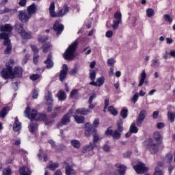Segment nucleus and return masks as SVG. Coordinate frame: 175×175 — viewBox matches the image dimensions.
<instances>
[{"label": "nucleus", "instance_id": "nucleus-1", "mask_svg": "<svg viewBox=\"0 0 175 175\" xmlns=\"http://www.w3.org/2000/svg\"><path fill=\"white\" fill-rule=\"evenodd\" d=\"M77 46H79V42L77 41H75L70 45L68 49H66V52L63 55L64 58L68 61H72V59L75 58V53H76Z\"/></svg>", "mask_w": 175, "mask_h": 175}, {"label": "nucleus", "instance_id": "nucleus-2", "mask_svg": "<svg viewBox=\"0 0 175 175\" xmlns=\"http://www.w3.org/2000/svg\"><path fill=\"white\" fill-rule=\"evenodd\" d=\"M144 144L146 150H148L150 154H157V152L159 151V146L155 144L151 138L144 142Z\"/></svg>", "mask_w": 175, "mask_h": 175}, {"label": "nucleus", "instance_id": "nucleus-3", "mask_svg": "<svg viewBox=\"0 0 175 175\" xmlns=\"http://www.w3.org/2000/svg\"><path fill=\"white\" fill-rule=\"evenodd\" d=\"M0 39L4 40L3 44L6 46V49L4 51L5 54H10V53H12V43L9 39V33H0Z\"/></svg>", "mask_w": 175, "mask_h": 175}, {"label": "nucleus", "instance_id": "nucleus-4", "mask_svg": "<svg viewBox=\"0 0 175 175\" xmlns=\"http://www.w3.org/2000/svg\"><path fill=\"white\" fill-rule=\"evenodd\" d=\"M113 18L111 27L113 29H118L120 24L122 23V14H121L120 10H118L117 12L114 13Z\"/></svg>", "mask_w": 175, "mask_h": 175}, {"label": "nucleus", "instance_id": "nucleus-5", "mask_svg": "<svg viewBox=\"0 0 175 175\" xmlns=\"http://www.w3.org/2000/svg\"><path fill=\"white\" fill-rule=\"evenodd\" d=\"M49 16L52 18L55 17H62L63 16H65L64 14V10H59L58 12H55V3L52 2L49 8Z\"/></svg>", "mask_w": 175, "mask_h": 175}, {"label": "nucleus", "instance_id": "nucleus-6", "mask_svg": "<svg viewBox=\"0 0 175 175\" xmlns=\"http://www.w3.org/2000/svg\"><path fill=\"white\" fill-rule=\"evenodd\" d=\"M1 76L5 80L8 79H14V74H13V68L12 66H8L6 68H3L1 71Z\"/></svg>", "mask_w": 175, "mask_h": 175}, {"label": "nucleus", "instance_id": "nucleus-7", "mask_svg": "<svg viewBox=\"0 0 175 175\" xmlns=\"http://www.w3.org/2000/svg\"><path fill=\"white\" fill-rule=\"evenodd\" d=\"M133 167L137 174H144V173L148 172V167H146V165L143 163H138Z\"/></svg>", "mask_w": 175, "mask_h": 175}, {"label": "nucleus", "instance_id": "nucleus-8", "mask_svg": "<svg viewBox=\"0 0 175 175\" xmlns=\"http://www.w3.org/2000/svg\"><path fill=\"white\" fill-rule=\"evenodd\" d=\"M107 136H111L115 140H119L121 139V132L118 130L113 131L112 129H107L105 131Z\"/></svg>", "mask_w": 175, "mask_h": 175}, {"label": "nucleus", "instance_id": "nucleus-9", "mask_svg": "<svg viewBox=\"0 0 175 175\" xmlns=\"http://www.w3.org/2000/svg\"><path fill=\"white\" fill-rule=\"evenodd\" d=\"M18 17L20 21H21V23H28V21H29V19H30L32 16H31L27 12V11L20 10V11H18Z\"/></svg>", "mask_w": 175, "mask_h": 175}, {"label": "nucleus", "instance_id": "nucleus-10", "mask_svg": "<svg viewBox=\"0 0 175 175\" xmlns=\"http://www.w3.org/2000/svg\"><path fill=\"white\" fill-rule=\"evenodd\" d=\"M25 113L26 114L27 118H29L32 121V120H36V116H38V111L36 109H31L29 107H27L25 111Z\"/></svg>", "mask_w": 175, "mask_h": 175}, {"label": "nucleus", "instance_id": "nucleus-11", "mask_svg": "<svg viewBox=\"0 0 175 175\" xmlns=\"http://www.w3.org/2000/svg\"><path fill=\"white\" fill-rule=\"evenodd\" d=\"M146 116H147V111H146V109H142L139 112L136 120L137 126H142V124H143V122L146 119Z\"/></svg>", "mask_w": 175, "mask_h": 175}, {"label": "nucleus", "instance_id": "nucleus-12", "mask_svg": "<svg viewBox=\"0 0 175 175\" xmlns=\"http://www.w3.org/2000/svg\"><path fill=\"white\" fill-rule=\"evenodd\" d=\"M116 167L118 169L115 171V174L117 175H125L126 172V167L121 163H117L115 165Z\"/></svg>", "mask_w": 175, "mask_h": 175}, {"label": "nucleus", "instance_id": "nucleus-13", "mask_svg": "<svg viewBox=\"0 0 175 175\" xmlns=\"http://www.w3.org/2000/svg\"><path fill=\"white\" fill-rule=\"evenodd\" d=\"M72 113L73 111L72 109H70L68 113L63 116L62 118V124L63 125H68V124L70 122V118L72 117Z\"/></svg>", "mask_w": 175, "mask_h": 175}, {"label": "nucleus", "instance_id": "nucleus-14", "mask_svg": "<svg viewBox=\"0 0 175 175\" xmlns=\"http://www.w3.org/2000/svg\"><path fill=\"white\" fill-rule=\"evenodd\" d=\"M68 66L66 64H64L62 66V69L60 70L59 75V79L60 81H64V80H65L66 78V76H68Z\"/></svg>", "mask_w": 175, "mask_h": 175}, {"label": "nucleus", "instance_id": "nucleus-15", "mask_svg": "<svg viewBox=\"0 0 175 175\" xmlns=\"http://www.w3.org/2000/svg\"><path fill=\"white\" fill-rule=\"evenodd\" d=\"M90 85H94V87H102L105 84V77L101 76L97 78L96 81H92L89 83Z\"/></svg>", "mask_w": 175, "mask_h": 175}, {"label": "nucleus", "instance_id": "nucleus-16", "mask_svg": "<svg viewBox=\"0 0 175 175\" xmlns=\"http://www.w3.org/2000/svg\"><path fill=\"white\" fill-rule=\"evenodd\" d=\"M38 12V5L35 3H33L27 8V12L32 17V15L35 14Z\"/></svg>", "mask_w": 175, "mask_h": 175}, {"label": "nucleus", "instance_id": "nucleus-17", "mask_svg": "<svg viewBox=\"0 0 175 175\" xmlns=\"http://www.w3.org/2000/svg\"><path fill=\"white\" fill-rule=\"evenodd\" d=\"M53 29L57 32V35H61L62 31H64V25L59 23V21H56L53 25Z\"/></svg>", "mask_w": 175, "mask_h": 175}, {"label": "nucleus", "instance_id": "nucleus-18", "mask_svg": "<svg viewBox=\"0 0 175 175\" xmlns=\"http://www.w3.org/2000/svg\"><path fill=\"white\" fill-rule=\"evenodd\" d=\"M46 65V69H51L54 66V62H53V55L51 53L48 55L47 59L44 62Z\"/></svg>", "mask_w": 175, "mask_h": 175}, {"label": "nucleus", "instance_id": "nucleus-19", "mask_svg": "<svg viewBox=\"0 0 175 175\" xmlns=\"http://www.w3.org/2000/svg\"><path fill=\"white\" fill-rule=\"evenodd\" d=\"M85 135L87 136V137L91 136V133L94 132V127L92 126V124L90 123H86L85 125Z\"/></svg>", "mask_w": 175, "mask_h": 175}, {"label": "nucleus", "instance_id": "nucleus-20", "mask_svg": "<svg viewBox=\"0 0 175 175\" xmlns=\"http://www.w3.org/2000/svg\"><path fill=\"white\" fill-rule=\"evenodd\" d=\"M63 163L64 165H67L66 166V175H76V171H75L72 166L68 165L66 161H64Z\"/></svg>", "mask_w": 175, "mask_h": 175}, {"label": "nucleus", "instance_id": "nucleus-21", "mask_svg": "<svg viewBox=\"0 0 175 175\" xmlns=\"http://www.w3.org/2000/svg\"><path fill=\"white\" fill-rule=\"evenodd\" d=\"M95 148H96V144L90 142L89 144L83 147L82 152L85 153L87 151H92V150H94Z\"/></svg>", "mask_w": 175, "mask_h": 175}, {"label": "nucleus", "instance_id": "nucleus-22", "mask_svg": "<svg viewBox=\"0 0 175 175\" xmlns=\"http://www.w3.org/2000/svg\"><path fill=\"white\" fill-rule=\"evenodd\" d=\"M14 79V77H23V68L21 67H15L13 71Z\"/></svg>", "mask_w": 175, "mask_h": 175}, {"label": "nucleus", "instance_id": "nucleus-23", "mask_svg": "<svg viewBox=\"0 0 175 175\" xmlns=\"http://www.w3.org/2000/svg\"><path fill=\"white\" fill-rule=\"evenodd\" d=\"M147 77V74L146 73V70H143L140 78H139V83L138 84V87H142L143 84H144V81H146V78Z\"/></svg>", "mask_w": 175, "mask_h": 175}, {"label": "nucleus", "instance_id": "nucleus-24", "mask_svg": "<svg viewBox=\"0 0 175 175\" xmlns=\"http://www.w3.org/2000/svg\"><path fill=\"white\" fill-rule=\"evenodd\" d=\"M19 173L21 175H31L32 172L27 167H22L19 169Z\"/></svg>", "mask_w": 175, "mask_h": 175}, {"label": "nucleus", "instance_id": "nucleus-25", "mask_svg": "<svg viewBox=\"0 0 175 175\" xmlns=\"http://www.w3.org/2000/svg\"><path fill=\"white\" fill-rule=\"evenodd\" d=\"M21 129V122L18 121V118H15V122L13 125V131L14 132H18Z\"/></svg>", "mask_w": 175, "mask_h": 175}, {"label": "nucleus", "instance_id": "nucleus-26", "mask_svg": "<svg viewBox=\"0 0 175 175\" xmlns=\"http://www.w3.org/2000/svg\"><path fill=\"white\" fill-rule=\"evenodd\" d=\"M1 32H12L13 31V26L10 24H5L4 26L0 27Z\"/></svg>", "mask_w": 175, "mask_h": 175}, {"label": "nucleus", "instance_id": "nucleus-27", "mask_svg": "<svg viewBox=\"0 0 175 175\" xmlns=\"http://www.w3.org/2000/svg\"><path fill=\"white\" fill-rule=\"evenodd\" d=\"M29 131L31 133H35L38 131V123L36 122H31L29 126Z\"/></svg>", "mask_w": 175, "mask_h": 175}, {"label": "nucleus", "instance_id": "nucleus-28", "mask_svg": "<svg viewBox=\"0 0 175 175\" xmlns=\"http://www.w3.org/2000/svg\"><path fill=\"white\" fill-rule=\"evenodd\" d=\"M102 138L99 136V134H98L97 130L94 129V133H93V142L94 144H96L98 142H100Z\"/></svg>", "mask_w": 175, "mask_h": 175}, {"label": "nucleus", "instance_id": "nucleus-29", "mask_svg": "<svg viewBox=\"0 0 175 175\" xmlns=\"http://www.w3.org/2000/svg\"><path fill=\"white\" fill-rule=\"evenodd\" d=\"M76 113L77 114H82L83 116H87V114L90 113V111L85 108H79L76 110Z\"/></svg>", "mask_w": 175, "mask_h": 175}, {"label": "nucleus", "instance_id": "nucleus-30", "mask_svg": "<svg viewBox=\"0 0 175 175\" xmlns=\"http://www.w3.org/2000/svg\"><path fill=\"white\" fill-rule=\"evenodd\" d=\"M172 57L173 58H174V57H175V51H171L170 53H169V52H167V51H166L165 52V54L163 55L164 59H169V58H172Z\"/></svg>", "mask_w": 175, "mask_h": 175}, {"label": "nucleus", "instance_id": "nucleus-31", "mask_svg": "<svg viewBox=\"0 0 175 175\" xmlns=\"http://www.w3.org/2000/svg\"><path fill=\"white\" fill-rule=\"evenodd\" d=\"M154 139L158 144H161V142H162V135H161V133L158 131L155 132L154 133Z\"/></svg>", "mask_w": 175, "mask_h": 175}, {"label": "nucleus", "instance_id": "nucleus-32", "mask_svg": "<svg viewBox=\"0 0 175 175\" xmlns=\"http://www.w3.org/2000/svg\"><path fill=\"white\" fill-rule=\"evenodd\" d=\"M124 124V120L122 119H119L117 121L116 125H117V131L122 133L124 131V126H122V124Z\"/></svg>", "mask_w": 175, "mask_h": 175}, {"label": "nucleus", "instance_id": "nucleus-33", "mask_svg": "<svg viewBox=\"0 0 175 175\" xmlns=\"http://www.w3.org/2000/svg\"><path fill=\"white\" fill-rule=\"evenodd\" d=\"M15 29L16 32H18L19 34H21L22 32H23L24 30V25L22 23H16L15 25Z\"/></svg>", "mask_w": 175, "mask_h": 175}, {"label": "nucleus", "instance_id": "nucleus-34", "mask_svg": "<svg viewBox=\"0 0 175 175\" xmlns=\"http://www.w3.org/2000/svg\"><path fill=\"white\" fill-rule=\"evenodd\" d=\"M21 38L23 39H32V35L29 32H27L25 30L20 33Z\"/></svg>", "mask_w": 175, "mask_h": 175}, {"label": "nucleus", "instance_id": "nucleus-35", "mask_svg": "<svg viewBox=\"0 0 175 175\" xmlns=\"http://www.w3.org/2000/svg\"><path fill=\"white\" fill-rule=\"evenodd\" d=\"M45 100L49 105H52L53 103V95L51 94V92L48 91L47 94L45 96Z\"/></svg>", "mask_w": 175, "mask_h": 175}, {"label": "nucleus", "instance_id": "nucleus-36", "mask_svg": "<svg viewBox=\"0 0 175 175\" xmlns=\"http://www.w3.org/2000/svg\"><path fill=\"white\" fill-rule=\"evenodd\" d=\"M57 96L59 99V100H65L66 99V94H65V92L60 90L57 94Z\"/></svg>", "mask_w": 175, "mask_h": 175}, {"label": "nucleus", "instance_id": "nucleus-37", "mask_svg": "<svg viewBox=\"0 0 175 175\" xmlns=\"http://www.w3.org/2000/svg\"><path fill=\"white\" fill-rule=\"evenodd\" d=\"M70 143H71V146H72L74 148H79L81 146L80 141L77 139H72L70 141Z\"/></svg>", "mask_w": 175, "mask_h": 175}, {"label": "nucleus", "instance_id": "nucleus-38", "mask_svg": "<svg viewBox=\"0 0 175 175\" xmlns=\"http://www.w3.org/2000/svg\"><path fill=\"white\" fill-rule=\"evenodd\" d=\"M129 131L131 133H137L139 132V129L136 126V124L132 123L130 126Z\"/></svg>", "mask_w": 175, "mask_h": 175}, {"label": "nucleus", "instance_id": "nucleus-39", "mask_svg": "<svg viewBox=\"0 0 175 175\" xmlns=\"http://www.w3.org/2000/svg\"><path fill=\"white\" fill-rule=\"evenodd\" d=\"M47 117L44 113H37L36 118V121H44Z\"/></svg>", "mask_w": 175, "mask_h": 175}, {"label": "nucleus", "instance_id": "nucleus-40", "mask_svg": "<svg viewBox=\"0 0 175 175\" xmlns=\"http://www.w3.org/2000/svg\"><path fill=\"white\" fill-rule=\"evenodd\" d=\"M73 117L77 124H83L84 122V116H79L77 115H75Z\"/></svg>", "mask_w": 175, "mask_h": 175}, {"label": "nucleus", "instance_id": "nucleus-41", "mask_svg": "<svg viewBox=\"0 0 175 175\" xmlns=\"http://www.w3.org/2000/svg\"><path fill=\"white\" fill-rule=\"evenodd\" d=\"M161 65V62H159V60L158 59H154L152 60V63L150 64V66L152 68H158Z\"/></svg>", "mask_w": 175, "mask_h": 175}, {"label": "nucleus", "instance_id": "nucleus-42", "mask_svg": "<svg viewBox=\"0 0 175 175\" xmlns=\"http://www.w3.org/2000/svg\"><path fill=\"white\" fill-rule=\"evenodd\" d=\"M167 117H168V120H170L171 122H174V118H175L174 112H172V111H169L167 113Z\"/></svg>", "mask_w": 175, "mask_h": 175}, {"label": "nucleus", "instance_id": "nucleus-43", "mask_svg": "<svg viewBox=\"0 0 175 175\" xmlns=\"http://www.w3.org/2000/svg\"><path fill=\"white\" fill-rule=\"evenodd\" d=\"M60 109H61V107H57L54 108V111L51 114L52 118H55V117H57V116L59 114Z\"/></svg>", "mask_w": 175, "mask_h": 175}, {"label": "nucleus", "instance_id": "nucleus-44", "mask_svg": "<svg viewBox=\"0 0 175 175\" xmlns=\"http://www.w3.org/2000/svg\"><path fill=\"white\" fill-rule=\"evenodd\" d=\"M70 96L72 98V99H76V98L79 96V90L76 89L72 90L70 92Z\"/></svg>", "mask_w": 175, "mask_h": 175}, {"label": "nucleus", "instance_id": "nucleus-45", "mask_svg": "<svg viewBox=\"0 0 175 175\" xmlns=\"http://www.w3.org/2000/svg\"><path fill=\"white\" fill-rule=\"evenodd\" d=\"M59 167V164L58 163H52L49 164V169H50V170L54 171L56 169H58Z\"/></svg>", "mask_w": 175, "mask_h": 175}, {"label": "nucleus", "instance_id": "nucleus-46", "mask_svg": "<svg viewBox=\"0 0 175 175\" xmlns=\"http://www.w3.org/2000/svg\"><path fill=\"white\" fill-rule=\"evenodd\" d=\"M50 47H51V45L50 44V43L44 44L42 45L43 53H49V51H50Z\"/></svg>", "mask_w": 175, "mask_h": 175}, {"label": "nucleus", "instance_id": "nucleus-47", "mask_svg": "<svg viewBox=\"0 0 175 175\" xmlns=\"http://www.w3.org/2000/svg\"><path fill=\"white\" fill-rule=\"evenodd\" d=\"M108 111H110L111 114H112V116H117L118 114V111H117L115 109L113 106H109L108 107Z\"/></svg>", "mask_w": 175, "mask_h": 175}, {"label": "nucleus", "instance_id": "nucleus-48", "mask_svg": "<svg viewBox=\"0 0 175 175\" xmlns=\"http://www.w3.org/2000/svg\"><path fill=\"white\" fill-rule=\"evenodd\" d=\"M120 116L123 119L126 118L128 117V109L124 108L120 111Z\"/></svg>", "mask_w": 175, "mask_h": 175}, {"label": "nucleus", "instance_id": "nucleus-49", "mask_svg": "<svg viewBox=\"0 0 175 175\" xmlns=\"http://www.w3.org/2000/svg\"><path fill=\"white\" fill-rule=\"evenodd\" d=\"M7 114H8V108L7 107L3 108L0 111V117H1V118H5Z\"/></svg>", "mask_w": 175, "mask_h": 175}, {"label": "nucleus", "instance_id": "nucleus-50", "mask_svg": "<svg viewBox=\"0 0 175 175\" xmlns=\"http://www.w3.org/2000/svg\"><path fill=\"white\" fill-rule=\"evenodd\" d=\"M165 162H167V163H170L173 161V155L172 154H167L165 159H164Z\"/></svg>", "mask_w": 175, "mask_h": 175}, {"label": "nucleus", "instance_id": "nucleus-51", "mask_svg": "<svg viewBox=\"0 0 175 175\" xmlns=\"http://www.w3.org/2000/svg\"><path fill=\"white\" fill-rule=\"evenodd\" d=\"M90 79L92 81H95V79H96V72L94 70H90Z\"/></svg>", "mask_w": 175, "mask_h": 175}, {"label": "nucleus", "instance_id": "nucleus-52", "mask_svg": "<svg viewBox=\"0 0 175 175\" xmlns=\"http://www.w3.org/2000/svg\"><path fill=\"white\" fill-rule=\"evenodd\" d=\"M146 14L148 17H152L154 14H155V12L152 10V8H148L146 10Z\"/></svg>", "mask_w": 175, "mask_h": 175}, {"label": "nucleus", "instance_id": "nucleus-53", "mask_svg": "<svg viewBox=\"0 0 175 175\" xmlns=\"http://www.w3.org/2000/svg\"><path fill=\"white\" fill-rule=\"evenodd\" d=\"M164 20L165 21L170 23V24L172 23V22L173 21V19L172 18V17H170L169 14L164 15Z\"/></svg>", "mask_w": 175, "mask_h": 175}, {"label": "nucleus", "instance_id": "nucleus-54", "mask_svg": "<svg viewBox=\"0 0 175 175\" xmlns=\"http://www.w3.org/2000/svg\"><path fill=\"white\" fill-rule=\"evenodd\" d=\"M154 175H163V172H162V170H161L159 169V167H157L154 169Z\"/></svg>", "mask_w": 175, "mask_h": 175}, {"label": "nucleus", "instance_id": "nucleus-55", "mask_svg": "<svg viewBox=\"0 0 175 175\" xmlns=\"http://www.w3.org/2000/svg\"><path fill=\"white\" fill-rule=\"evenodd\" d=\"M40 77L39 74H33V75L30 76V80L35 81V80H38Z\"/></svg>", "mask_w": 175, "mask_h": 175}, {"label": "nucleus", "instance_id": "nucleus-56", "mask_svg": "<svg viewBox=\"0 0 175 175\" xmlns=\"http://www.w3.org/2000/svg\"><path fill=\"white\" fill-rule=\"evenodd\" d=\"M38 96H39V90H34L32 96L33 99H38Z\"/></svg>", "mask_w": 175, "mask_h": 175}, {"label": "nucleus", "instance_id": "nucleus-57", "mask_svg": "<svg viewBox=\"0 0 175 175\" xmlns=\"http://www.w3.org/2000/svg\"><path fill=\"white\" fill-rule=\"evenodd\" d=\"M138 99H139V93H135L132 98V100L133 103L134 104L136 103Z\"/></svg>", "mask_w": 175, "mask_h": 175}, {"label": "nucleus", "instance_id": "nucleus-58", "mask_svg": "<svg viewBox=\"0 0 175 175\" xmlns=\"http://www.w3.org/2000/svg\"><path fill=\"white\" fill-rule=\"evenodd\" d=\"M95 98H96V93H93L89 98L88 100V103H92V100H94V99H95Z\"/></svg>", "mask_w": 175, "mask_h": 175}, {"label": "nucleus", "instance_id": "nucleus-59", "mask_svg": "<svg viewBox=\"0 0 175 175\" xmlns=\"http://www.w3.org/2000/svg\"><path fill=\"white\" fill-rule=\"evenodd\" d=\"M63 9H64L63 13H64V16L66 14H68V12H69V10H70L69 6H68V5L65 4L63 7Z\"/></svg>", "mask_w": 175, "mask_h": 175}, {"label": "nucleus", "instance_id": "nucleus-60", "mask_svg": "<svg viewBox=\"0 0 175 175\" xmlns=\"http://www.w3.org/2000/svg\"><path fill=\"white\" fill-rule=\"evenodd\" d=\"M49 38L46 37V36H41L38 38V40L41 42V43H44V42H46V40H48Z\"/></svg>", "mask_w": 175, "mask_h": 175}, {"label": "nucleus", "instance_id": "nucleus-61", "mask_svg": "<svg viewBox=\"0 0 175 175\" xmlns=\"http://www.w3.org/2000/svg\"><path fill=\"white\" fill-rule=\"evenodd\" d=\"M105 36L106 38H108L109 39H110V38L113 36V31L111 30L107 31L105 33Z\"/></svg>", "mask_w": 175, "mask_h": 175}, {"label": "nucleus", "instance_id": "nucleus-62", "mask_svg": "<svg viewBox=\"0 0 175 175\" xmlns=\"http://www.w3.org/2000/svg\"><path fill=\"white\" fill-rule=\"evenodd\" d=\"M93 126L94 128H98V126H99V119L96 118L94 120V121L93 122Z\"/></svg>", "mask_w": 175, "mask_h": 175}, {"label": "nucleus", "instance_id": "nucleus-63", "mask_svg": "<svg viewBox=\"0 0 175 175\" xmlns=\"http://www.w3.org/2000/svg\"><path fill=\"white\" fill-rule=\"evenodd\" d=\"M115 63H116V60H114V59L113 58L109 59L107 60V65H109L110 66H111L112 65H114Z\"/></svg>", "mask_w": 175, "mask_h": 175}, {"label": "nucleus", "instance_id": "nucleus-64", "mask_svg": "<svg viewBox=\"0 0 175 175\" xmlns=\"http://www.w3.org/2000/svg\"><path fill=\"white\" fill-rule=\"evenodd\" d=\"M3 175H10V174H12V170H10V168L5 169V170L3 172Z\"/></svg>", "mask_w": 175, "mask_h": 175}]
</instances>
